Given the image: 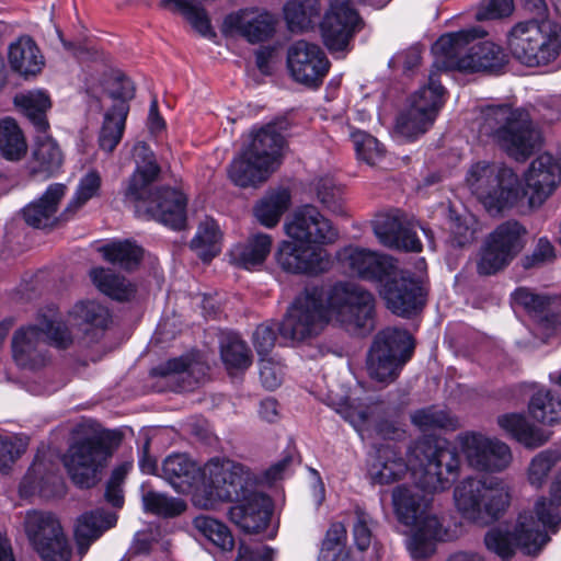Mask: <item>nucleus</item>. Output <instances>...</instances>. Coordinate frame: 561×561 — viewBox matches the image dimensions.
<instances>
[{"instance_id": "nucleus-1", "label": "nucleus", "mask_w": 561, "mask_h": 561, "mask_svg": "<svg viewBox=\"0 0 561 561\" xmlns=\"http://www.w3.org/2000/svg\"><path fill=\"white\" fill-rule=\"evenodd\" d=\"M375 304L369 290L351 282H339L328 290L320 286L306 287L277 330L286 340L304 342L317 336L335 319L347 331L367 334L375 327Z\"/></svg>"}, {"instance_id": "nucleus-2", "label": "nucleus", "mask_w": 561, "mask_h": 561, "mask_svg": "<svg viewBox=\"0 0 561 561\" xmlns=\"http://www.w3.org/2000/svg\"><path fill=\"white\" fill-rule=\"evenodd\" d=\"M203 485L195 490V506L209 510L219 502H236L229 518L248 534L264 530L273 513L270 496L254 490L255 479L241 463L211 459L205 465Z\"/></svg>"}, {"instance_id": "nucleus-3", "label": "nucleus", "mask_w": 561, "mask_h": 561, "mask_svg": "<svg viewBox=\"0 0 561 561\" xmlns=\"http://www.w3.org/2000/svg\"><path fill=\"white\" fill-rule=\"evenodd\" d=\"M135 171L124 191V202L135 207L138 217L153 219L174 230L186 225V196L169 186L152 188L161 168L153 151L145 141H138L133 149Z\"/></svg>"}, {"instance_id": "nucleus-4", "label": "nucleus", "mask_w": 561, "mask_h": 561, "mask_svg": "<svg viewBox=\"0 0 561 561\" xmlns=\"http://www.w3.org/2000/svg\"><path fill=\"white\" fill-rule=\"evenodd\" d=\"M478 129L517 161L528 159L540 142V133L528 111L510 103L482 106Z\"/></svg>"}, {"instance_id": "nucleus-5", "label": "nucleus", "mask_w": 561, "mask_h": 561, "mask_svg": "<svg viewBox=\"0 0 561 561\" xmlns=\"http://www.w3.org/2000/svg\"><path fill=\"white\" fill-rule=\"evenodd\" d=\"M484 35L479 27L442 35L432 47L436 67L462 72L499 71L507 62V56L493 42H474Z\"/></svg>"}, {"instance_id": "nucleus-6", "label": "nucleus", "mask_w": 561, "mask_h": 561, "mask_svg": "<svg viewBox=\"0 0 561 561\" xmlns=\"http://www.w3.org/2000/svg\"><path fill=\"white\" fill-rule=\"evenodd\" d=\"M508 485L499 478L468 477L454 490L457 510L463 518L489 524L500 519L511 504Z\"/></svg>"}, {"instance_id": "nucleus-7", "label": "nucleus", "mask_w": 561, "mask_h": 561, "mask_svg": "<svg viewBox=\"0 0 561 561\" xmlns=\"http://www.w3.org/2000/svg\"><path fill=\"white\" fill-rule=\"evenodd\" d=\"M44 336L50 345L61 350L72 344V335L62 321L39 314L38 325L22 327L13 334L12 354L18 366L33 370L46 365L48 355Z\"/></svg>"}, {"instance_id": "nucleus-8", "label": "nucleus", "mask_w": 561, "mask_h": 561, "mask_svg": "<svg viewBox=\"0 0 561 561\" xmlns=\"http://www.w3.org/2000/svg\"><path fill=\"white\" fill-rule=\"evenodd\" d=\"M420 467L413 470L415 486L426 493L448 490L460 472V457L456 447L446 440L425 439L415 448Z\"/></svg>"}, {"instance_id": "nucleus-9", "label": "nucleus", "mask_w": 561, "mask_h": 561, "mask_svg": "<svg viewBox=\"0 0 561 561\" xmlns=\"http://www.w3.org/2000/svg\"><path fill=\"white\" fill-rule=\"evenodd\" d=\"M506 43L512 56L528 67L548 65L561 49V41L548 30V21L537 19L516 23L507 33Z\"/></svg>"}, {"instance_id": "nucleus-10", "label": "nucleus", "mask_w": 561, "mask_h": 561, "mask_svg": "<svg viewBox=\"0 0 561 561\" xmlns=\"http://www.w3.org/2000/svg\"><path fill=\"white\" fill-rule=\"evenodd\" d=\"M466 180L473 194L490 211L513 207L519 197L518 176L506 167L478 162L470 168Z\"/></svg>"}, {"instance_id": "nucleus-11", "label": "nucleus", "mask_w": 561, "mask_h": 561, "mask_svg": "<svg viewBox=\"0 0 561 561\" xmlns=\"http://www.w3.org/2000/svg\"><path fill=\"white\" fill-rule=\"evenodd\" d=\"M414 351L412 335L407 330L387 328L377 333L367 356V370L371 379L391 382Z\"/></svg>"}, {"instance_id": "nucleus-12", "label": "nucleus", "mask_w": 561, "mask_h": 561, "mask_svg": "<svg viewBox=\"0 0 561 561\" xmlns=\"http://www.w3.org/2000/svg\"><path fill=\"white\" fill-rule=\"evenodd\" d=\"M539 524L533 512H523L513 530L494 527L485 534L484 543L488 550L503 560H510L516 548L525 554L537 556L550 541L549 535L540 529Z\"/></svg>"}, {"instance_id": "nucleus-13", "label": "nucleus", "mask_w": 561, "mask_h": 561, "mask_svg": "<svg viewBox=\"0 0 561 561\" xmlns=\"http://www.w3.org/2000/svg\"><path fill=\"white\" fill-rule=\"evenodd\" d=\"M527 233L526 227L517 220L500 224L485 237L480 248L477 273L491 276L503 271L525 248Z\"/></svg>"}, {"instance_id": "nucleus-14", "label": "nucleus", "mask_w": 561, "mask_h": 561, "mask_svg": "<svg viewBox=\"0 0 561 561\" xmlns=\"http://www.w3.org/2000/svg\"><path fill=\"white\" fill-rule=\"evenodd\" d=\"M111 445L99 435L76 440L64 456V466L71 481L80 489H90L100 481L99 473L112 457Z\"/></svg>"}, {"instance_id": "nucleus-15", "label": "nucleus", "mask_w": 561, "mask_h": 561, "mask_svg": "<svg viewBox=\"0 0 561 561\" xmlns=\"http://www.w3.org/2000/svg\"><path fill=\"white\" fill-rule=\"evenodd\" d=\"M25 531L43 561H70L71 547L62 527L50 513H28Z\"/></svg>"}, {"instance_id": "nucleus-16", "label": "nucleus", "mask_w": 561, "mask_h": 561, "mask_svg": "<svg viewBox=\"0 0 561 561\" xmlns=\"http://www.w3.org/2000/svg\"><path fill=\"white\" fill-rule=\"evenodd\" d=\"M288 71L297 83L318 90L329 73L331 62L324 50L314 43L299 39L287 49Z\"/></svg>"}, {"instance_id": "nucleus-17", "label": "nucleus", "mask_w": 561, "mask_h": 561, "mask_svg": "<svg viewBox=\"0 0 561 561\" xmlns=\"http://www.w3.org/2000/svg\"><path fill=\"white\" fill-rule=\"evenodd\" d=\"M379 294L386 307L394 314L410 318L420 312L426 304V294L421 283L410 271L400 270L379 285Z\"/></svg>"}, {"instance_id": "nucleus-18", "label": "nucleus", "mask_w": 561, "mask_h": 561, "mask_svg": "<svg viewBox=\"0 0 561 561\" xmlns=\"http://www.w3.org/2000/svg\"><path fill=\"white\" fill-rule=\"evenodd\" d=\"M363 26L362 18L348 1L334 0L320 22L323 44L331 54L347 53L355 34Z\"/></svg>"}, {"instance_id": "nucleus-19", "label": "nucleus", "mask_w": 561, "mask_h": 561, "mask_svg": "<svg viewBox=\"0 0 561 561\" xmlns=\"http://www.w3.org/2000/svg\"><path fill=\"white\" fill-rule=\"evenodd\" d=\"M337 260L350 276L378 285L396 273L398 263L392 256L355 245L340 250Z\"/></svg>"}, {"instance_id": "nucleus-20", "label": "nucleus", "mask_w": 561, "mask_h": 561, "mask_svg": "<svg viewBox=\"0 0 561 561\" xmlns=\"http://www.w3.org/2000/svg\"><path fill=\"white\" fill-rule=\"evenodd\" d=\"M462 453L469 466L478 471L500 472L512 460L510 447L480 433H468L461 438Z\"/></svg>"}, {"instance_id": "nucleus-21", "label": "nucleus", "mask_w": 561, "mask_h": 561, "mask_svg": "<svg viewBox=\"0 0 561 561\" xmlns=\"http://www.w3.org/2000/svg\"><path fill=\"white\" fill-rule=\"evenodd\" d=\"M275 260L279 268L293 275H318L328 267L327 253L308 243L284 240L278 244Z\"/></svg>"}, {"instance_id": "nucleus-22", "label": "nucleus", "mask_w": 561, "mask_h": 561, "mask_svg": "<svg viewBox=\"0 0 561 561\" xmlns=\"http://www.w3.org/2000/svg\"><path fill=\"white\" fill-rule=\"evenodd\" d=\"M561 180V163L550 153H541L525 174L523 194L531 208L540 207L556 191Z\"/></svg>"}, {"instance_id": "nucleus-23", "label": "nucleus", "mask_w": 561, "mask_h": 561, "mask_svg": "<svg viewBox=\"0 0 561 561\" xmlns=\"http://www.w3.org/2000/svg\"><path fill=\"white\" fill-rule=\"evenodd\" d=\"M287 234L308 244H330L339 237L337 230L317 207L305 205L297 209L290 222L286 225Z\"/></svg>"}, {"instance_id": "nucleus-24", "label": "nucleus", "mask_w": 561, "mask_h": 561, "mask_svg": "<svg viewBox=\"0 0 561 561\" xmlns=\"http://www.w3.org/2000/svg\"><path fill=\"white\" fill-rule=\"evenodd\" d=\"M276 19L267 11L244 8L231 12L224 19L221 32L225 35L238 34L251 44L267 41L275 33Z\"/></svg>"}, {"instance_id": "nucleus-25", "label": "nucleus", "mask_w": 561, "mask_h": 561, "mask_svg": "<svg viewBox=\"0 0 561 561\" xmlns=\"http://www.w3.org/2000/svg\"><path fill=\"white\" fill-rule=\"evenodd\" d=\"M373 229L379 242L388 248L405 252L422 251V242L400 209L379 214L373 221Z\"/></svg>"}, {"instance_id": "nucleus-26", "label": "nucleus", "mask_w": 561, "mask_h": 561, "mask_svg": "<svg viewBox=\"0 0 561 561\" xmlns=\"http://www.w3.org/2000/svg\"><path fill=\"white\" fill-rule=\"evenodd\" d=\"M289 128V122L285 117L277 118L261 127L252 137V141L245 149L248 156L254 157L270 167L273 171L279 162L282 150L285 146L284 133Z\"/></svg>"}, {"instance_id": "nucleus-27", "label": "nucleus", "mask_w": 561, "mask_h": 561, "mask_svg": "<svg viewBox=\"0 0 561 561\" xmlns=\"http://www.w3.org/2000/svg\"><path fill=\"white\" fill-rule=\"evenodd\" d=\"M409 467L400 450L392 444L376 448L368 465V476L374 484H391L400 481Z\"/></svg>"}, {"instance_id": "nucleus-28", "label": "nucleus", "mask_w": 561, "mask_h": 561, "mask_svg": "<svg viewBox=\"0 0 561 561\" xmlns=\"http://www.w3.org/2000/svg\"><path fill=\"white\" fill-rule=\"evenodd\" d=\"M64 154L57 141L47 133H36L32 154L27 163L31 175L48 179L57 174Z\"/></svg>"}, {"instance_id": "nucleus-29", "label": "nucleus", "mask_w": 561, "mask_h": 561, "mask_svg": "<svg viewBox=\"0 0 561 561\" xmlns=\"http://www.w3.org/2000/svg\"><path fill=\"white\" fill-rule=\"evenodd\" d=\"M66 190L65 184H50L37 201L30 203L22 209V217L25 222L37 229L54 227L57 222V208L66 194Z\"/></svg>"}, {"instance_id": "nucleus-30", "label": "nucleus", "mask_w": 561, "mask_h": 561, "mask_svg": "<svg viewBox=\"0 0 561 561\" xmlns=\"http://www.w3.org/2000/svg\"><path fill=\"white\" fill-rule=\"evenodd\" d=\"M176 492L188 493L201 480V468L185 454L169 455L161 466L160 474Z\"/></svg>"}, {"instance_id": "nucleus-31", "label": "nucleus", "mask_w": 561, "mask_h": 561, "mask_svg": "<svg viewBox=\"0 0 561 561\" xmlns=\"http://www.w3.org/2000/svg\"><path fill=\"white\" fill-rule=\"evenodd\" d=\"M116 522V514L103 508H96L80 515L75 527V539L79 552L84 554L91 543L98 540L106 530L114 527Z\"/></svg>"}, {"instance_id": "nucleus-32", "label": "nucleus", "mask_w": 561, "mask_h": 561, "mask_svg": "<svg viewBox=\"0 0 561 561\" xmlns=\"http://www.w3.org/2000/svg\"><path fill=\"white\" fill-rule=\"evenodd\" d=\"M448 71L449 70L445 68L436 67L435 59L428 73L427 83L413 93L410 106L436 119L445 104L447 93L446 89L440 83L439 77L443 72Z\"/></svg>"}, {"instance_id": "nucleus-33", "label": "nucleus", "mask_w": 561, "mask_h": 561, "mask_svg": "<svg viewBox=\"0 0 561 561\" xmlns=\"http://www.w3.org/2000/svg\"><path fill=\"white\" fill-rule=\"evenodd\" d=\"M8 59L11 69L25 79L37 76L45 64L37 44L30 36H21L10 44Z\"/></svg>"}, {"instance_id": "nucleus-34", "label": "nucleus", "mask_w": 561, "mask_h": 561, "mask_svg": "<svg viewBox=\"0 0 561 561\" xmlns=\"http://www.w3.org/2000/svg\"><path fill=\"white\" fill-rule=\"evenodd\" d=\"M273 239L263 232L251 233L242 243L234 245L230 252L231 262L243 270H259L271 253Z\"/></svg>"}, {"instance_id": "nucleus-35", "label": "nucleus", "mask_w": 561, "mask_h": 561, "mask_svg": "<svg viewBox=\"0 0 561 561\" xmlns=\"http://www.w3.org/2000/svg\"><path fill=\"white\" fill-rule=\"evenodd\" d=\"M70 316L85 335H91V341H98L111 323L110 310L93 300L76 304Z\"/></svg>"}, {"instance_id": "nucleus-36", "label": "nucleus", "mask_w": 561, "mask_h": 561, "mask_svg": "<svg viewBox=\"0 0 561 561\" xmlns=\"http://www.w3.org/2000/svg\"><path fill=\"white\" fill-rule=\"evenodd\" d=\"M273 170L254 157L248 156L244 149L234 158L228 168V175L232 183L240 187H256L264 183Z\"/></svg>"}, {"instance_id": "nucleus-37", "label": "nucleus", "mask_w": 561, "mask_h": 561, "mask_svg": "<svg viewBox=\"0 0 561 561\" xmlns=\"http://www.w3.org/2000/svg\"><path fill=\"white\" fill-rule=\"evenodd\" d=\"M497 424L527 448L540 447L549 439L548 433L529 423L526 416L519 413L500 415Z\"/></svg>"}, {"instance_id": "nucleus-38", "label": "nucleus", "mask_w": 561, "mask_h": 561, "mask_svg": "<svg viewBox=\"0 0 561 561\" xmlns=\"http://www.w3.org/2000/svg\"><path fill=\"white\" fill-rule=\"evenodd\" d=\"M392 505L398 520L410 526L430 505V499L407 485H398L392 491Z\"/></svg>"}, {"instance_id": "nucleus-39", "label": "nucleus", "mask_w": 561, "mask_h": 561, "mask_svg": "<svg viewBox=\"0 0 561 561\" xmlns=\"http://www.w3.org/2000/svg\"><path fill=\"white\" fill-rule=\"evenodd\" d=\"M14 104L32 124L35 133H47L49 130L47 112L51 107V101L48 94L43 91L21 93L15 95Z\"/></svg>"}, {"instance_id": "nucleus-40", "label": "nucleus", "mask_w": 561, "mask_h": 561, "mask_svg": "<svg viewBox=\"0 0 561 561\" xmlns=\"http://www.w3.org/2000/svg\"><path fill=\"white\" fill-rule=\"evenodd\" d=\"M321 10L320 0H288L284 16L290 31H307L318 23Z\"/></svg>"}, {"instance_id": "nucleus-41", "label": "nucleus", "mask_w": 561, "mask_h": 561, "mask_svg": "<svg viewBox=\"0 0 561 561\" xmlns=\"http://www.w3.org/2000/svg\"><path fill=\"white\" fill-rule=\"evenodd\" d=\"M289 204L290 193L287 190L268 192L256 202L253 215L261 225L273 228L279 222Z\"/></svg>"}, {"instance_id": "nucleus-42", "label": "nucleus", "mask_w": 561, "mask_h": 561, "mask_svg": "<svg viewBox=\"0 0 561 561\" xmlns=\"http://www.w3.org/2000/svg\"><path fill=\"white\" fill-rule=\"evenodd\" d=\"M93 284L104 295L117 301H129L136 293L135 286L125 277L114 274L103 267L93 268L90 272Z\"/></svg>"}, {"instance_id": "nucleus-43", "label": "nucleus", "mask_w": 561, "mask_h": 561, "mask_svg": "<svg viewBox=\"0 0 561 561\" xmlns=\"http://www.w3.org/2000/svg\"><path fill=\"white\" fill-rule=\"evenodd\" d=\"M26 152L27 142L18 123L11 117L0 119L1 157L8 161H20Z\"/></svg>"}, {"instance_id": "nucleus-44", "label": "nucleus", "mask_w": 561, "mask_h": 561, "mask_svg": "<svg viewBox=\"0 0 561 561\" xmlns=\"http://www.w3.org/2000/svg\"><path fill=\"white\" fill-rule=\"evenodd\" d=\"M528 411L537 422L553 425L561 420V397L551 390L540 389L531 396Z\"/></svg>"}, {"instance_id": "nucleus-45", "label": "nucleus", "mask_w": 561, "mask_h": 561, "mask_svg": "<svg viewBox=\"0 0 561 561\" xmlns=\"http://www.w3.org/2000/svg\"><path fill=\"white\" fill-rule=\"evenodd\" d=\"M197 365L191 356L184 355L158 365L152 368L151 375L171 377L174 381H182V385L179 386L181 390H190L198 382V379L194 377Z\"/></svg>"}, {"instance_id": "nucleus-46", "label": "nucleus", "mask_w": 561, "mask_h": 561, "mask_svg": "<svg viewBox=\"0 0 561 561\" xmlns=\"http://www.w3.org/2000/svg\"><path fill=\"white\" fill-rule=\"evenodd\" d=\"M161 4L163 7L173 4L203 37H216V32L210 24L208 14L197 0H161Z\"/></svg>"}, {"instance_id": "nucleus-47", "label": "nucleus", "mask_w": 561, "mask_h": 561, "mask_svg": "<svg viewBox=\"0 0 561 561\" xmlns=\"http://www.w3.org/2000/svg\"><path fill=\"white\" fill-rule=\"evenodd\" d=\"M551 499L548 501L546 497H539L535 505L534 512L537 520L552 534H556L561 526V484L559 480H554L550 488Z\"/></svg>"}, {"instance_id": "nucleus-48", "label": "nucleus", "mask_w": 561, "mask_h": 561, "mask_svg": "<svg viewBox=\"0 0 561 561\" xmlns=\"http://www.w3.org/2000/svg\"><path fill=\"white\" fill-rule=\"evenodd\" d=\"M220 356L228 369H247L252 364V355L239 334L229 332L220 341Z\"/></svg>"}, {"instance_id": "nucleus-49", "label": "nucleus", "mask_w": 561, "mask_h": 561, "mask_svg": "<svg viewBox=\"0 0 561 561\" xmlns=\"http://www.w3.org/2000/svg\"><path fill=\"white\" fill-rule=\"evenodd\" d=\"M193 526L199 535L221 551H231L234 538L227 525L210 516L199 515L193 519Z\"/></svg>"}, {"instance_id": "nucleus-50", "label": "nucleus", "mask_w": 561, "mask_h": 561, "mask_svg": "<svg viewBox=\"0 0 561 561\" xmlns=\"http://www.w3.org/2000/svg\"><path fill=\"white\" fill-rule=\"evenodd\" d=\"M102 252L106 261L125 271L137 268L144 255L142 249L128 240L106 244Z\"/></svg>"}, {"instance_id": "nucleus-51", "label": "nucleus", "mask_w": 561, "mask_h": 561, "mask_svg": "<svg viewBox=\"0 0 561 561\" xmlns=\"http://www.w3.org/2000/svg\"><path fill=\"white\" fill-rule=\"evenodd\" d=\"M411 422L422 432L435 430L455 431L458 420L436 405L419 409L411 415Z\"/></svg>"}, {"instance_id": "nucleus-52", "label": "nucleus", "mask_w": 561, "mask_h": 561, "mask_svg": "<svg viewBox=\"0 0 561 561\" xmlns=\"http://www.w3.org/2000/svg\"><path fill=\"white\" fill-rule=\"evenodd\" d=\"M141 500L145 512L167 518L181 515L187 507L184 500L153 490L144 492Z\"/></svg>"}, {"instance_id": "nucleus-53", "label": "nucleus", "mask_w": 561, "mask_h": 561, "mask_svg": "<svg viewBox=\"0 0 561 561\" xmlns=\"http://www.w3.org/2000/svg\"><path fill=\"white\" fill-rule=\"evenodd\" d=\"M118 112L106 111L103 124L99 133V146L103 151L113 152L121 142L126 125V107L122 106Z\"/></svg>"}, {"instance_id": "nucleus-54", "label": "nucleus", "mask_w": 561, "mask_h": 561, "mask_svg": "<svg viewBox=\"0 0 561 561\" xmlns=\"http://www.w3.org/2000/svg\"><path fill=\"white\" fill-rule=\"evenodd\" d=\"M102 178L96 170H90L84 174L78 184L75 196L62 213V219L68 220L78 209L90 199L100 195Z\"/></svg>"}, {"instance_id": "nucleus-55", "label": "nucleus", "mask_w": 561, "mask_h": 561, "mask_svg": "<svg viewBox=\"0 0 561 561\" xmlns=\"http://www.w3.org/2000/svg\"><path fill=\"white\" fill-rule=\"evenodd\" d=\"M218 225L214 220H205L198 226L197 232L191 241V249L196 251L201 260L210 262L218 253Z\"/></svg>"}, {"instance_id": "nucleus-56", "label": "nucleus", "mask_w": 561, "mask_h": 561, "mask_svg": "<svg viewBox=\"0 0 561 561\" xmlns=\"http://www.w3.org/2000/svg\"><path fill=\"white\" fill-rule=\"evenodd\" d=\"M435 118L430 117L417 110L409 106L397 118V131L408 140H415L425 134L434 124Z\"/></svg>"}, {"instance_id": "nucleus-57", "label": "nucleus", "mask_w": 561, "mask_h": 561, "mask_svg": "<svg viewBox=\"0 0 561 561\" xmlns=\"http://www.w3.org/2000/svg\"><path fill=\"white\" fill-rule=\"evenodd\" d=\"M352 141L357 158L369 165L377 164L385 156V148L374 136L356 130L352 133Z\"/></svg>"}, {"instance_id": "nucleus-58", "label": "nucleus", "mask_w": 561, "mask_h": 561, "mask_svg": "<svg viewBox=\"0 0 561 561\" xmlns=\"http://www.w3.org/2000/svg\"><path fill=\"white\" fill-rule=\"evenodd\" d=\"M106 95L112 100L113 104L107 110L118 112L122 106L126 107V115L129 113V101L135 96V87L130 79L125 76H116L105 90Z\"/></svg>"}, {"instance_id": "nucleus-59", "label": "nucleus", "mask_w": 561, "mask_h": 561, "mask_svg": "<svg viewBox=\"0 0 561 561\" xmlns=\"http://www.w3.org/2000/svg\"><path fill=\"white\" fill-rule=\"evenodd\" d=\"M515 301L531 313L542 325V318L550 312L554 299L529 291L527 288H518L514 293Z\"/></svg>"}, {"instance_id": "nucleus-60", "label": "nucleus", "mask_w": 561, "mask_h": 561, "mask_svg": "<svg viewBox=\"0 0 561 561\" xmlns=\"http://www.w3.org/2000/svg\"><path fill=\"white\" fill-rule=\"evenodd\" d=\"M316 193L319 202L331 213L340 216L346 215L342 193L329 178H321L316 183Z\"/></svg>"}, {"instance_id": "nucleus-61", "label": "nucleus", "mask_w": 561, "mask_h": 561, "mask_svg": "<svg viewBox=\"0 0 561 561\" xmlns=\"http://www.w3.org/2000/svg\"><path fill=\"white\" fill-rule=\"evenodd\" d=\"M560 459V454L554 450L539 453L528 468V480L531 485L540 488L547 480L551 469Z\"/></svg>"}, {"instance_id": "nucleus-62", "label": "nucleus", "mask_w": 561, "mask_h": 561, "mask_svg": "<svg viewBox=\"0 0 561 561\" xmlns=\"http://www.w3.org/2000/svg\"><path fill=\"white\" fill-rule=\"evenodd\" d=\"M411 526L415 527L413 539L420 543L432 540H442L445 535L440 520L436 515L431 514L428 508H426L424 513L420 515L417 522Z\"/></svg>"}, {"instance_id": "nucleus-63", "label": "nucleus", "mask_w": 561, "mask_h": 561, "mask_svg": "<svg viewBox=\"0 0 561 561\" xmlns=\"http://www.w3.org/2000/svg\"><path fill=\"white\" fill-rule=\"evenodd\" d=\"M346 540V529L342 523H333L327 530L321 545L318 561H335L340 547H343Z\"/></svg>"}, {"instance_id": "nucleus-64", "label": "nucleus", "mask_w": 561, "mask_h": 561, "mask_svg": "<svg viewBox=\"0 0 561 561\" xmlns=\"http://www.w3.org/2000/svg\"><path fill=\"white\" fill-rule=\"evenodd\" d=\"M556 250L548 238L542 237L538 240L533 252L522 257L520 264L525 270L540 267L547 263L553 262Z\"/></svg>"}]
</instances>
